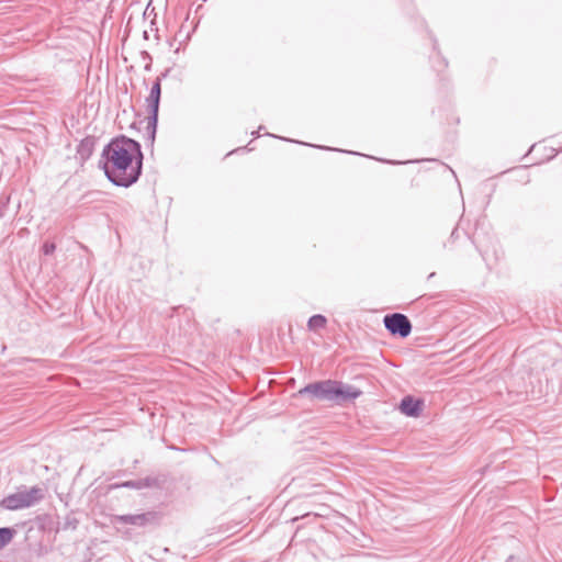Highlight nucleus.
Instances as JSON below:
<instances>
[{
	"mask_svg": "<svg viewBox=\"0 0 562 562\" xmlns=\"http://www.w3.org/2000/svg\"><path fill=\"white\" fill-rule=\"evenodd\" d=\"M143 160L140 144L125 135H119L103 147L98 165L111 183L130 188L142 176Z\"/></svg>",
	"mask_w": 562,
	"mask_h": 562,
	"instance_id": "obj_1",
	"label": "nucleus"
},
{
	"mask_svg": "<svg viewBox=\"0 0 562 562\" xmlns=\"http://www.w3.org/2000/svg\"><path fill=\"white\" fill-rule=\"evenodd\" d=\"M299 394H310L319 401L340 404L358 398L362 392L349 384L336 380H324L305 385Z\"/></svg>",
	"mask_w": 562,
	"mask_h": 562,
	"instance_id": "obj_2",
	"label": "nucleus"
},
{
	"mask_svg": "<svg viewBox=\"0 0 562 562\" xmlns=\"http://www.w3.org/2000/svg\"><path fill=\"white\" fill-rule=\"evenodd\" d=\"M160 95H161V77H157L155 82L151 86L149 95L146 98V103L148 108L149 115L147 116V125H146V142L149 146H154L157 124H158V112L160 104Z\"/></svg>",
	"mask_w": 562,
	"mask_h": 562,
	"instance_id": "obj_3",
	"label": "nucleus"
},
{
	"mask_svg": "<svg viewBox=\"0 0 562 562\" xmlns=\"http://www.w3.org/2000/svg\"><path fill=\"white\" fill-rule=\"evenodd\" d=\"M383 324L392 336L406 338L412 333V323L409 318L402 313L385 315L383 318Z\"/></svg>",
	"mask_w": 562,
	"mask_h": 562,
	"instance_id": "obj_4",
	"label": "nucleus"
},
{
	"mask_svg": "<svg viewBox=\"0 0 562 562\" xmlns=\"http://www.w3.org/2000/svg\"><path fill=\"white\" fill-rule=\"evenodd\" d=\"M156 512H147L142 514L115 515L112 518L113 524L132 525L136 527H145L157 520Z\"/></svg>",
	"mask_w": 562,
	"mask_h": 562,
	"instance_id": "obj_5",
	"label": "nucleus"
},
{
	"mask_svg": "<svg viewBox=\"0 0 562 562\" xmlns=\"http://www.w3.org/2000/svg\"><path fill=\"white\" fill-rule=\"evenodd\" d=\"M0 505L9 510H18L31 507V501L26 498L24 491H19L14 494L5 496L0 502Z\"/></svg>",
	"mask_w": 562,
	"mask_h": 562,
	"instance_id": "obj_6",
	"label": "nucleus"
},
{
	"mask_svg": "<svg viewBox=\"0 0 562 562\" xmlns=\"http://www.w3.org/2000/svg\"><path fill=\"white\" fill-rule=\"evenodd\" d=\"M423 402L413 396H405L401 401L400 408L403 414L409 417H417L422 412Z\"/></svg>",
	"mask_w": 562,
	"mask_h": 562,
	"instance_id": "obj_7",
	"label": "nucleus"
},
{
	"mask_svg": "<svg viewBox=\"0 0 562 562\" xmlns=\"http://www.w3.org/2000/svg\"><path fill=\"white\" fill-rule=\"evenodd\" d=\"M95 143L97 138L94 136H87L77 146V155L82 164L92 156Z\"/></svg>",
	"mask_w": 562,
	"mask_h": 562,
	"instance_id": "obj_8",
	"label": "nucleus"
},
{
	"mask_svg": "<svg viewBox=\"0 0 562 562\" xmlns=\"http://www.w3.org/2000/svg\"><path fill=\"white\" fill-rule=\"evenodd\" d=\"M16 531L11 527L0 528V550L8 546L14 538Z\"/></svg>",
	"mask_w": 562,
	"mask_h": 562,
	"instance_id": "obj_9",
	"label": "nucleus"
},
{
	"mask_svg": "<svg viewBox=\"0 0 562 562\" xmlns=\"http://www.w3.org/2000/svg\"><path fill=\"white\" fill-rule=\"evenodd\" d=\"M26 498L31 501V506L38 503L44 498V491L38 486H33L30 490H24Z\"/></svg>",
	"mask_w": 562,
	"mask_h": 562,
	"instance_id": "obj_10",
	"label": "nucleus"
},
{
	"mask_svg": "<svg viewBox=\"0 0 562 562\" xmlns=\"http://www.w3.org/2000/svg\"><path fill=\"white\" fill-rule=\"evenodd\" d=\"M327 324V319L324 315L315 314L310 317L307 322V327L310 330H317L324 328Z\"/></svg>",
	"mask_w": 562,
	"mask_h": 562,
	"instance_id": "obj_11",
	"label": "nucleus"
},
{
	"mask_svg": "<svg viewBox=\"0 0 562 562\" xmlns=\"http://www.w3.org/2000/svg\"><path fill=\"white\" fill-rule=\"evenodd\" d=\"M112 487H126V488L140 490V484H139L138 480H133V481H125L121 484L112 485Z\"/></svg>",
	"mask_w": 562,
	"mask_h": 562,
	"instance_id": "obj_12",
	"label": "nucleus"
},
{
	"mask_svg": "<svg viewBox=\"0 0 562 562\" xmlns=\"http://www.w3.org/2000/svg\"><path fill=\"white\" fill-rule=\"evenodd\" d=\"M56 249V245L53 241H45L42 246V251L44 255H52Z\"/></svg>",
	"mask_w": 562,
	"mask_h": 562,
	"instance_id": "obj_13",
	"label": "nucleus"
},
{
	"mask_svg": "<svg viewBox=\"0 0 562 562\" xmlns=\"http://www.w3.org/2000/svg\"><path fill=\"white\" fill-rule=\"evenodd\" d=\"M139 484H140V490L142 488H146V487H151V486H155L157 484V480L154 479V477H145V479H139Z\"/></svg>",
	"mask_w": 562,
	"mask_h": 562,
	"instance_id": "obj_14",
	"label": "nucleus"
},
{
	"mask_svg": "<svg viewBox=\"0 0 562 562\" xmlns=\"http://www.w3.org/2000/svg\"><path fill=\"white\" fill-rule=\"evenodd\" d=\"M140 55H142L143 59H147V64L145 65V70L149 71L150 68H151V61H153V58H151L150 54L148 52H146V50H143L140 53Z\"/></svg>",
	"mask_w": 562,
	"mask_h": 562,
	"instance_id": "obj_15",
	"label": "nucleus"
},
{
	"mask_svg": "<svg viewBox=\"0 0 562 562\" xmlns=\"http://www.w3.org/2000/svg\"><path fill=\"white\" fill-rule=\"evenodd\" d=\"M169 74V69H166L164 72H161L158 77H161V80L166 78Z\"/></svg>",
	"mask_w": 562,
	"mask_h": 562,
	"instance_id": "obj_16",
	"label": "nucleus"
},
{
	"mask_svg": "<svg viewBox=\"0 0 562 562\" xmlns=\"http://www.w3.org/2000/svg\"><path fill=\"white\" fill-rule=\"evenodd\" d=\"M143 37H144L145 40H148V32H147V31H144V33H143Z\"/></svg>",
	"mask_w": 562,
	"mask_h": 562,
	"instance_id": "obj_17",
	"label": "nucleus"
},
{
	"mask_svg": "<svg viewBox=\"0 0 562 562\" xmlns=\"http://www.w3.org/2000/svg\"><path fill=\"white\" fill-rule=\"evenodd\" d=\"M310 516H312V514L307 513V514L303 515L302 518L310 517Z\"/></svg>",
	"mask_w": 562,
	"mask_h": 562,
	"instance_id": "obj_18",
	"label": "nucleus"
},
{
	"mask_svg": "<svg viewBox=\"0 0 562 562\" xmlns=\"http://www.w3.org/2000/svg\"><path fill=\"white\" fill-rule=\"evenodd\" d=\"M506 562H514L513 557H510Z\"/></svg>",
	"mask_w": 562,
	"mask_h": 562,
	"instance_id": "obj_19",
	"label": "nucleus"
}]
</instances>
